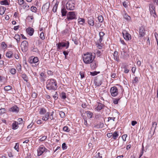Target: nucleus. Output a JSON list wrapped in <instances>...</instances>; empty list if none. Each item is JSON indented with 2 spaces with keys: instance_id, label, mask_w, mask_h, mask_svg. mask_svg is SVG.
Returning <instances> with one entry per match:
<instances>
[{
  "instance_id": "nucleus-10",
  "label": "nucleus",
  "mask_w": 158,
  "mask_h": 158,
  "mask_svg": "<svg viewBox=\"0 0 158 158\" xmlns=\"http://www.w3.org/2000/svg\"><path fill=\"white\" fill-rule=\"evenodd\" d=\"M46 150H48L44 146L40 147L37 149L38 156H41Z\"/></svg>"
},
{
  "instance_id": "nucleus-14",
  "label": "nucleus",
  "mask_w": 158,
  "mask_h": 158,
  "mask_svg": "<svg viewBox=\"0 0 158 158\" xmlns=\"http://www.w3.org/2000/svg\"><path fill=\"white\" fill-rule=\"evenodd\" d=\"M88 23L89 26H93L94 23V18L92 16L88 17Z\"/></svg>"
},
{
  "instance_id": "nucleus-8",
  "label": "nucleus",
  "mask_w": 158,
  "mask_h": 158,
  "mask_svg": "<svg viewBox=\"0 0 158 158\" xmlns=\"http://www.w3.org/2000/svg\"><path fill=\"white\" fill-rule=\"evenodd\" d=\"M66 8L68 10H73L75 8V4L73 2H68L66 4Z\"/></svg>"
},
{
  "instance_id": "nucleus-28",
  "label": "nucleus",
  "mask_w": 158,
  "mask_h": 158,
  "mask_svg": "<svg viewBox=\"0 0 158 158\" xmlns=\"http://www.w3.org/2000/svg\"><path fill=\"white\" fill-rule=\"evenodd\" d=\"M101 43H100L99 41H97V42L95 43L97 47L99 49H102L103 47V45L102 44H101Z\"/></svg>"
},
{
  "instance_id": "nucleus-38",
  "label": "nucleus",
  "mask_w": 158,
  "mask_h": 158,
  "mask_svg": "<svg viewBox=\"0 0 158 158\" xmlns=\"http://www.w3.org/2000/svg\"><path fill=\"white\" fill-rule=\"evenodd\" d=\"M61 97L62 99H65L66 98L65 93L64 92H62L61 94Z\"/></svg>"
},
{
  "instance_id": "nucleus-20",
  "label": "nucleus",
  "mask_w": 158,
  "mask_h": 158,
  "mask_svg": "<svg viewBox=\"0 0 158 158\" xmlns=\"http://www.w3.org/2000/svg\"><path fill=\"white\" fill-rule=\"evenodd\" d=\"M105 105L101 103H99L97 106L96 108L95 109L97 110H100L103 109Z\"/></svg>"
},
{
  "instance_id": "nucleus-57",
  "label": "nucleus",
  "mask_w": 158,
  "mask_h": 158,
  "mask_svg": "<svg viewBox=\"0 0 158 158\" xmlns=\"http://www.w3.org/2000/svg\"><path fill=\"white\" fill-rule=\"evenodd\" d=\"M58 94L57 92H55V94L53 96V98L55 100H56L58 98Z\"/></svg>"
},
{
  "instance_id": "nucleus-31",
  "label": "nucleus",
  "mask_w": 158,
  "mask_h": 158,
  "mask_svg": "<svg viewBox=\"0 0 158 158\" xmlns=\"http://www.w3.org/2000/svg\"><path fill=\"white\" fill-rule=\"evenodd\" d=\"M59 3V2H56V3H55L52 9V11H53V12H55L56 11Z\"/></svg>"
},
{
  "instance_id": "nucleus-37",
  "label": "nucleus",
  "mask_w": 158,
  "mask_h": 158,
  "mask_svg": "<svg viewBox=\"0 0 158 158\" xmlns=\"http://www.w3.org/2000/svg\"><path fill=\"white\" fill-rule=\"evenodd\" d=\"M87 113V116L88 118H92L93 115V113L90 111H88L86 112Z\"/></svg>"
},
{
  "instance_id": "nucleus-55",
  "label": "nucleus",
  "mask_w": 158,
  "mask_h": 158,
  "mask_svg": "<svg viewBox=\"0 0 158 158\" xmlns=\"http://www.w3.org/2000/svg\"><path fill=\"white\" fill-rule=\"evenodd\" d=\"M29 7V6L26 3H25L23 6V8L24 9H28Z\"/></svg>"
},
{
  "instance_id": "nucleus-59",
  "label": "nucleus",
  "mask_w": 158,
  "mask_h": 158,
  "mask_svg": "<svg viewBox=\"0 0 158 158\" xmlns=\"http://www.w3.org/2000/svg\"><path fill=\"white\" fill-rule=\"evenodd\" d=\"M80 74L81 76V79L85 77L84 73L82 72H80Z\"/></svg>"
},
{
  "instance_id": "nucleus-7",
  "label": "nucleus",
  "mask_w": 158,
  "mask_h": 158,
  "mask_svg": "<svg viewBox=\"0 0 158 158\" xmlns=\"http://www.w3.org/2000/svg\"><path fill=\"white\" fill-rule=\"evenodd\" d=\"M110 92L111 95L113 97L117 96L118 94V88L115 86L111 87Z\"/></svg>"
},
{
  "instance_id": "nucleus-23",
  "label": "nucleus",
  "mask_w": 158,
  "mask_h": 158,
  "mask_svg": "<svg viewBox=\"0 0 158 158\" xmlns=\"http://www.w3.org/2000/svg\"><path fill=\"white\" fill-rule=\"evenodd\" d=\"M104 126L103 123L101 122L99 123L98 124L94 126V127L96 128H100L103 127Z\"/></svg>"
},
{
  "instance_id": "nucleus-56",
  "label": "nucleus",
  "mask_w": 158,
  "mask_h": 158,
  "mask_svg": "<svg viewBox=\"0 0 158 158\" xmlns=\"http://www.w3.org/2000/svg\"><path fill=\"white\" fill-rule=\"evenodd\" d=\"M62 148L63 150L66 149L67 148V146L66 145L65 143H63L62 144Z\"/></svg>"
},
{
  "instance_id": "nucleus-27",
  "label": "nucleus",
  "mask_w": 158,
  "mask_h": 158,
  "mask_svg": "<svg viewBox=\"0 0 158 158\" xmlns=\"http://www.w3.org/2000/svg\"><path fill=\"white\" fill-rule=\"evenodd\" d=\"M13 53L12 51H9L6 53V56L8 58H10L12 57Z\"/></svg>"
},
{
  "instance_id": "nucleus-49",
  "label": "nucleus",
  "mask_w": 158,
  "mask_h": 158,
  "mask_svg": "<svg viewBox=\"0 0 158 158\" xmlns=\"http://www.w3.org/2000/svg\"><path fill=\"white\" fill-rule=\"evenodd\" d=\"M21 69L22 66H21V65L19 64L17 66L16 69L18 71L20 72L21 70Z\"/></svg>"
},
{
  "instance_id": "nucleus-33",
  "label": "nucleus",
  "mask_w": 158,
  "mask_h": 158,
  "mask_svg": "<svg viewBox=\"0 0 158 158\" xmlns=\"http://www.w3.org/2000/svg\"><path fill=\"white\" fill-rule=\"evenodd\" d=\"M118 132L115 131L113 134H112V138L114 139H116L117 137L118 136Z\"/></svg>"
},
{
  "instance_id": "nucleus-40",
  "label": "nucleus",
  "mask_w": 158,
  "mask_h": 158,
  "mask_svg": "<svg viewBox=\"0 0 158 158\" xmlns=\"http://www.w3.org/2000/svg\"><path fill=\"white\" fill-rule=\"evenodd\" d=\"M16 70L14 68L11 69L10 71V72L12 74H15L16 73Z\"/></svg>"
},
{
  "instance_id": "nucleus-41",
  "label": "nucleus",
  "mask_w": 158,
  "mask_h": 158,
  "mask_svg": "<svg viewBox=\"0 0 158 158\" xmlns=\"http://www.w3.org/2000/svg\"><path fill=\"white\" fill-rule=\"evenodd\" d=\"M120 98H114L113 99V103L114 104H117L118 103V101L120 100Z\"/></svg>"
},
{
  "instance_id": "nucleus-60",
  "label": "nucleus",
  "mask_w": 158,
  "mask_h": 158,
  "mask_svg": "<svg viewBox=\"0 0 158 158\" xmlns=\"http://www.w3.org/2000/svg\"><path fill=\"white\" fill-rule=\"evenodd\" d=\"M18 3L19 5H22L24 4V0H18Z\"/></svg>"
},
{
  "instance_id": "nucleus-30",
  "label": "nucleus",
  "mask_w": 158,
  "mask_h": 158,
  "mask_svg": "<svg viewBox=\"0 0 158 158\" xmlns=\"http://www.w3.org/2000/svg\"><path fill=\"white\" fill-rule=\"evenodd\" d=\"M0 4L2 5H9V3L7 0H4L0 1Z\"/></svg>"
},
{
  "instance_id": "nucleus-51",
  "label": "nucleus",
  "mask_w": 158,
  "mask_h": 158,
  "mask_svg": "<svg viewBox=\"0 0 158 158\" xmlns=\"http://www.w3.org/2000/svg\"><path fill=\"white\" fill-rule=\"evenodd\" d=\"M1 46L2 48L5 49L6 48L7 45L5 42H3L2 43Z\"/></svg>"
},
{
  "instance_id": "nucleus-2",
  "label": "nucleus",
  "mask_w": 158,
  "mask_h": 158,
  "mask_svg": "<svg viewBox=\"0 0 158 158\" xmlns=\"http://www.w3.org/2000/svg\"><path fill=\"white\" fill-rule=\"evenodd\" d=\"M93 56L91 53L87 52L86 54H84L82 57L84 62L87 64H90L94 60Z\"/></svg>"
},
{
  "instance_id": "nucleus-21",
  "label": "nucleus",
  "mask_w": 158,
  "mask_h": 158,
  "mask_svg": "<svg viewBox=\"0 0 158 158\" xmlns=\"http://www.w3.org/2000/svg\"><path fill=\"white\" fill-rule=\"evenodd\" d=\"M50 2H47L44 4L42 6V9H44V10H47L48 9L50 5Z\"/></svg>"
},
{
  "instance_id": "nucleus-32",
  "label": "nucleus",
  "mask_w": 158,
  "mask_h": 158,
  "mask_svg": "<svg viewBox=\"0 0 158 158\" xmlns=\"http://www.w3.org/2000/svg\"><path fill=\"white\" fill-rule=\"evenodd\" d=\"M46 112V110L44 108H41L40 109L39 114H44Z\"/></svg>"
},
{
  "instance_id": "nucleus-17",
  "label": "nucleus",
  "mask_w": 158,
  "mask_h": 158,
  "mask_svg": "<svg viewBox=\"0 0 158 158\" xmlns=\"http://www.w3.org/2000/svg\"><path fill=\"white\" fill-rule=\"evenodd\" d=\"M26 31L28 34L30 36H32L33 35L34 32V29L31 27L27 28Z\"/></svg>"
},
{
  "instance_id": "nucleus-9",
  "label": "nucleus",
  "mask_w": 158,
  "mask_h": 158,
  "mask_svg": "<svg viewBox=\"0 0 158 158\" xmlns=\"http://www.w3.org/2000/svg\"><path fill=\"white\" fill-rule=\"evenodd\" d=\"M97 154L95 156L97 158H102L105 155V152L102 149H100L98 151Z\"/></svg>"
},
{
  "instance_id": "nucleus-61",
  "label": "nucleus",
  "mask_w": 158,
  "mask_h": 158,
  "mask_svg": "<svg viewBox=\"0 0 158 158\" xmlns=\"http://www.w3.org/2000/svg\"><path fill=\"white\" fill-rule=\"evenodd\" d=\"M127 136V135L126 134L123 135H122V138L123 139V140L125 141L126 140V138Z\"/></svg>"
},
{
  "instance_id": "nucleus-35",
  "label": "nucleus",
  "mask_w": 158,
  "mask_h": 158,
  "mask_svg": "<svg viewBox=\"0 0 158 158\" xmlns=\"http://www.w3.org/2000/svg\"><path fill=\"white\" fill-rule=\"evenodd\" d=\"M124 18L127 20V21H129L131 19L130 17L128 15L127 13H125L123 15Z\"/></svg>"
},
{
  "instance_id": "nucleus-43",
  "label": "nucleus",
  "mask_w": 158,
  "mask_h": 158,
  "mask_svg": "<svg viewBox=\"0 0 158 158\" xmlns=\"http://www.w3.org/2000/svg\"><path fill=\"white\" fill-rule=\"evenodd\" d=\"M139 81V80L138 79V77H135L134 80L132 81V83H138Z\"/></svg>"
},
{
  "instance_id": "nucleus-4",
  "label": "nucleus",
  "mask_w": 158,
  "mask_h": 158,
  "mask_svg": "<svg viewBox=\"0 0 158 158\" xmlns=\"http://www.w3.org/2000/svg\"><path fill=\"white\" fill-rule=\"evenodd\" d=\"M76 17L75 12H69L67 15V18L65 20L68 23L67 21L76 19Z\"/></svg>"
},
{
  "instance_id": "nucleus-44",
  "label": "nucleus",
  "mask_w": 158,
  "mask_h": 158,
  "mask_svg": "<svg viewBox=\"0 0 158 158\" xmlns=\"http://www.w3.org/2000/svg\"><path fill=\"white\" fill-rule=\"evenodd\" d=\"M6 110L5 108L0 109V114H2L6 113Z\"/></svg>"
},
{
  "instance_id": "nucleus-19",
  "label": "nucleus",
  "mask_w": 158,
  "mask_h": 158,
  "mask_svg": "<svg viewBox=\"0 0 158 158\" xmlns=\"http://www.w3.org/2000/svg\"><path fill=\"white\" fill-rule=\"evenodd\" d=\"M105 35V33L102 31H100L99 32V35L100 38L98 41H99L100 43H101L103 40V36Z\"/></svg>"
},
{
  "instance_id": "nucleus-16",
  "label": "nucleus",
  "mask_w": 158,
  "mask_h": 158,
  "mask_svg": "<svg viewBox=\"0 0 158 158\" xmlns=\"http://www.w3.org/2000/svg\"><path fill=\"white\" fill-rule=\"evenodd\" d=\"M155 9V7L154 6L152 5H150L149 10L151 15L153 14L156 15Z\"/></svg>"
},
{
  "instance_id": "nucleus-1",
  "label": "nucleus",
  "mask_w": 158,
  "mask_h": 158,
  "mask_svg": "<svg viewBox=\"0 0 158 158\" xmlns=\"http://www.w3.org/2000/svg\"><path fill=\"white\" fill-rule=\"evenodd\" d=\"M57 87V81L55 79L50 78L47 81L46 87L48 90H55Z\"/></svg>"
},
{
  "instance_id": "nucleus-26",
  "label": "nucleus",
  "mask_w": 158,
  "mask_h": 158,
  "mask_svg": "<svg viewBox=\"0 0 158 158\" xmlns=\"http://www.w3.org/2000/svg\"><path fill=\"white\" fill-rule=\"evenodd\" d=\"M21 77L26 82H27L28 81V78L26 74H22Z\"/></svg>"
},
{
  "instance_id": "nucleus-12",
  "label": "nucleus",
  "mask_w": 158,
  "mask_h": 158,
  "mask_svg": "<svg viewBox=\"0 0 158 158\" xmlns=\"http://www.w3.org/2000/svg\"><path fill=\"white\" fill-rule=\"evenodd\" d=\"M122 34L124 39L126 40H129L131 39V35L128 33L126 31H124L123 32Z\"/></svg>"
},
{
  "instance_id": "nucleus-47",
  "label": "nucleus",
  "mask_w": 158,
  "mask_h": 158,
  "mask_svg": "<svg viewBox=\"0 0 158 158\" xmlns=\"http://www.w3.org/2000/svg\"><path fill=\"white\" fill-rule=\"evenodd\" d=\"M26 152L27 154V156H26V158H31V153H29L28 151H26Z\"/></svg>"
},
{
  "instance_id": "nucleus-18",
  "label": "nucleus",
  "mask_w": 158,
  "mask_h": 158,
  "mask_svg": "<svg viewBox=\"0 0 158 158\" xmlns=\"http://www.w3.org/2000/svg\"><path fill=\"white\" fill-rule=\"evenodd\" d=\"M90 67L93 70L95 69L98 66V64L94 60L90 63Z\"/></svg>"
},
{
  "instance_id": "nucleus-62",
  "label": "nucleus",
  "mask_w": 158,
  "mask_h": 158,
  "mask_svg": "<svg viewBox=\"0 0 158 158\" xmlns=\"http://www.w3.org/2000/svg\"><path fill=\"white\" fill-rule=\"evenodd\" d=\"M53 114L54 112L53 111H52V112L51 113V114L50 115V117H49L50 119L51 120H53L54 119L53 116Z\"/></svg>"
},
{
  "instance_id": "nucleus-22",
  "label": "nucleus",
  "mask_w": 158,
  "mask_h": 158,
  "mask_svg": "<svg viewBox=\"0 0 158 158\" xmlns=\"http://www.w3.org/2000/svg\"><path fill=\"white\" fill-rule=\"evenodd\" d=\"M12 125L13 129L16 130L19 127V124L17 121H15Z\"/></svg>"
},
{
  "instance_id": "nucleus-39",
  "label": "nucleus",
  "mask_w": 158,
  "mask_h": 158,
  "mask_svg": "<svg viewBox=\"0 0 158 158\" xmlns=\"http://www.w3.org/2000/svg\"><path fill=\"white\" fill-rule=\"evenodd\" d=\"M17 121H17V122H18L19 125L23 124V122H24L22 118H19L18 119Z\"/></svg>"
},
{
  "instance_id": "nucleus-50",
  "label": "nucleus",
  "mask_w": 158,
  "mask_h": 158,
  "mask_svg": "<svg viewBox=\"0 0 158 158\" xmlns=\"http://www.w3.org/2000/svg\"><path fill=\"white\" fill-rule=\"evenodd\" d=\"M157 126V123L156 122H154L152 123V126L151 128V129H154V130L156 129Z\"/></svg>"
},
{
  "instance_id": "nucleus-25",
  "label": "nucleus",
  "mask_w": 158,
  "mask_h": 158,
  "mask_svg": "<svg viewBox=\"0 0 158 158\" xmlns=\"http://www.w3.org/2000/svg\"><path fill=\"white\" fill-rule=\"evenodd\" d=\"M118 52L116 51H115L114 52L113 54V56L114 58V59L116 61H118L119 60V58L118 56Z\"/></svg>"
},
{
  "instance_id": "nucleus-5",
  "label": "nucleus",
  "mask_w": 158,
  "mask_h": 158,
  "mask_svg": "<svg viewBox=\"0 0 158 158\" xmlns=\"http://www.w3.org/2000/svg\"><path fill=\"white\" fill-rule=\"evenodd\" d=\"M103 80V77L102 76H97L94 80L95 85L97 86H99L102 83V81Z\"/></svg>"
},
{
  "instance_id": "nucleus-64",
  "label": "nucleus",
  "mask_w": 158,
  "mask_h": 158,
  "mask_svg": "<svg viewBox=\"0 0 158 158\" xmlns=\"http://www.w3.org/2000/svg\"><path fill=\"white\" fill-rule=\"evenodd\" d=\"M46 138L47 137L46 136H43L40 139V141H43L45 140Z\"/></svg>"
},
{
  "instance_id": "nucleus-54",
  "label": "nucleus",
  "mask_w": 158,
  "mask_h": 158,
  "mask_svg": "<svg viewBox=\"0 0 158 158\" xmlns=\"http://www.w3.org/2000/svg\"><path fill=\"white\" fill-rule=\"evenodd\" d=\"M40 37L42 40H43L45 39L44 34L43 32H42L40 35Z\"/></svg>"
},
{
  "instance_id": "nucleus-45",
  "label": "nucleus",
  "mask_w": 158,
  "mask_h": 158,
  "mask_svg": "<svg viewBox=\"0 0 158 158\" xmlns=\"http://www.w3.org/2000/svg\"><path fill=\"white\" fill-rule=\"evenodd\" d=\"M59 114L60 116V117L61 118H64L65 116V114L64 112L62 111H60L59 112Z\"/></svg>"
},
{
  "instance_id": "nucleus-11",
  "label": "nucleus",
  "mask_w": 158,
  "mask_h": 158,
  "mask_svg": "<svg viewBox=\"0 0 158 158\" xmlns=\"http://www.w3.org/2000/svg\"><path fill=\"white\" fill-rule=\"evenodd\" d=\"M28 61L30 64H35L39 61V59L37 57L32 56L29 58Z\"/></svg>"
},
{
  "instance_id": "nucleus-24",
  "label": "nucleus",
  "mask_w": 158,
  "mask_h": 158,
  "mask_svg": "<svg viewBox=\"0 0 158 158\" xmlns=\"http://www.w3.org/2000/svg\"><path fill=\"white\" fill-rule=\"evenodd\" d=\"M50 113L49 112H47L45 115V116L42 118V120L44 121H47L49 118Z\"/></svg>"
},
{
  "instance_id": "nucleus-6",
  "label": "nucleus",
  "mask_w": 158,
  "mask_h": 158,
  "mask_svg": "<svg viewBox=\"0 0 158 158\" xmlns=\"http://www.w3.org/2000/svg\"><path fill=\"white\" fill-rule=\"evenodd\" d=\"M69 41H66V43L64 42H59L56 44L57 46V49H60L61 47H66V49H67L69 46Z\"/></svg>"
},
{
  "instance_id": "nucleus-58",
  "label": "nucleus",
  "mask_w": 158,
  "mask_h": 158,
  "mask_svg": "<svg viewBox=\"0 0 158 158\" xmlns=\"http://www.w3.org/2000/svg\"><path fill=\"white\" fill-rule=\"evenodd\" d=\"M38 94L36 93H33L32 94V97L34 98H35L37 96Z\"/></svg>"
},
{
  "instance_id": "nucleus-15",
  "label": "nucleus",
  "mask_w": 158,
  "mask_h": 158,
  "mask_svg": "<svg viewBox=\"0 0 158 158\" xmlns=\"http://www.w3.org/2000/svg\"><path fill=\"white\" fill-rule=\"evenodd\" d=\"M10 110L17 113L19 111V108L16 105H15L10 109Z\"/></svg>"
},
{
  "instance_id": "nucleus-34",
  "label": "nucleus",
  "mask_w": 158,
  "mask_h": 158,
  "mask_svg": "<svg viewBox=\"0 0 158 158\" xmlns=\"http://www.w3.org/2000/svg\"><path fill=\"white\" fill-rule=\"evenodd\" d=\"M78 23L81 25H83L85 23V20L84 19L79 18L78 19Z\"/></svg>"
},
{
  "instance_id": "nucleus-52",
  "label": "nucleus",
  "mask_w": 158,
  "mask_h": 158,
  "mask_svg": "<svg viewBox=\"0 0 158 158\" xmlns=\"http://www.w3.org/2000/svg\"><path fill=\"white\" fill-rule=\"evenodd\" d=\"M31 10L35 13H36V12L37 8L35 7L34 6H32L31 8Z\"/></svg>"
},
{
  "instance_id": "nucleus-42",
  "label": "nucleus",
  "mask_w": 158,
  "mask_h": 158,
  "mask_svg": "<svg viewBox=\"0 0 158 158\" xmlns=\"http://www.w3.org/2000/svg\"><path fill=\"white\" fill-rule=\"evenodd\" d=\"M19 143H15V145L14 147V149L16 150L18 152L19 151Z\"/></svg>"
},
{
  "instance_id": "nucleus-48",
  "label": "nucleus",
  "mask_w": 158,
  "mask_h": 158,
  "mask_svg": "<svg viewBox=\"0 0 158 158\" xmlns=\"http://www.w3.org/2000/svg\"><path fill=\"white\" fill-rule=\"evenodd\" d=\"M98 21L102 23L103 21V17L102 15H99L98 17Z\"/></svg>"
},
{
  "instance_id": "nucleus-3",
  "label": "nucleus",
  "mask_w": 158,
  "mask_h": 158,
  "mask_svg": "<svg viewBox=\"0 0 158 158\" xmlns=\"http://www.w3.org/2000/svg\"><path fill=\"white\" fill-rule=\"evenodd\" d=\"M21 48L22 51L25 52L27 51L28 49V44L27 41L24 40L22 41L21 44Z\"/></svg>"
},
{
  "instance_id": "nucleus-36",
  "label": "nucleus",
  "mask_w": 158,
  "mask_h": 158,
  "mask_svg": "<svg viewBox=\"0 0 158 158\" xmlns=\"http://www.w3.org/2000/svg\"><path fill=\"white\" fill-rule=\"evenodd\" d=\"M12 89V87L10 85L6 86L4 88V89L6 91H8L11 90Z\"/></svg>"
},
{
  "instance_id": "nucleus-46",
  "label": "nucleus",
  "mask_w": 158,
  "mask_h": 158,
  "mask_svg": "<svg viewBox=\"0 0 158 158\" xmlns=\"http://www.w3.org/2000/svg\"><path fill=\"white\" fill-rule=\"evenodd\" d=\"M100 72L94 71V72H90V74L92 76H94L100 73Z\"/></svg>"
},
{
  "instance_id": "nucleus-53",
  "label": "nucleus",
  "mask_w": 158,
  "mask_h": 158,
  "mask_svg": "<svg viewBox=\"0 0 158 158\" xmlns=\"http://www.w3.org/2000/svg\"><path fill=\"white\" fill-rule=\"evenodd\" d=\"M63 130L65 132H69V129L67 126H64L63 129Z\"/></svg>"
},
{
  "instance_id": "nucleus-13",
  "label": "nucleus",
  "mask_w": 158,
  "mask_h": 158,
  "mask_svg": "<svg viewBox=\"0 0 158 158\" xmlns=\"http://www.w3.org/2000/svg\"><path fill=\"white\" fill-rule=\"evenodd\" d=\"M145 28L144 26H141L139 29V37H143L145 35Z\"/></svg>"
},
{
  "instance_id": "nucleus-29",
  "label": "nucleus",
  "mask_w": 158,
  "mask_h": 158,
  "mask_svg": "<svg viewBox=\"0 0 158 158\" xmlns=\"http://www.w3.org/2000/svg\"><path fill=\"white\" fill-rule=\"evenodd\" d=\"M67 11L64 7L62 8L61 10V13L62 16H65Z\"/></svg>"
},
{
  "instance_id": "nucleus-63",
  "label": "nucleus",
  "mask_w": 158,
  "mask_h": 158,
  "mask_svg": "<svg viewBox=\"0 0 158 158\" xmlns=\"http://www.w3.org/2000/svg\"><path fill=\"white\" fill-rule=\"evenodd\" d=\"M69 52L66 51H63V53L65 56V58H66V56L68 55Z\"/></svg>"
}]
</instances>
